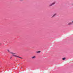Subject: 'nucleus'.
Segmentation results:
<instances>
[{
    "mask_svg": "<svg viewBox=\"0 0 73 73\" xmlns=\"http://www.w3.org/2000/svg\"><path fill=\"white\" fill-rule=\"evenodd\" d=\"M8 52H9V53H10L11 54H12L13 56H14V57H15L20 58H22L21 57L19 56H17V55H16V53H15L13 52H11L9 50H8Z\"/></svg>",
    "mask_w": 73,
    "mask_h": 73,
    "instance_id": "1",
    "label": "nucleus"
},
{
    "mask_svg": "<svg viewBox=\"0 0 73 73\" xmlns=\"http://www.w3.org/2000/svg\"><path fill=\"white\" fill-rule=\"evenodd\" d=\"M55 4V2L53 3H52L49 6H52V5H53L54 4Z\"/></svg>",
    "mask_w": 73,
    "mask_h": 73,
    "instance_id": "2",
    "label": "nucleus"
},
{
    "mask_svg": "<svg viewBox=\"0 0 73 73\" xmlns=\"http://www.w3.org/2000/svg\"><path fill=\"white\" fill-rule=\"evenodd\" d=\"M72 24H73V23H68V25H72Z\"/></svg>",
    "mask_w": 73,
    "mask_h": 73,
    "instance_id": "3",
    "label": "nucleus"
},
{
    "mask_svg": "<svg viewBox=\"0 0 73 73\" xmlns=\"http://www.w3.org/2000/svg\"><path fill=\"white\" fill-rule=\"evenodd\" d=\"M36 58L35 56H33V57H32V59H33L34 58Z\"/></svg>",
    "mask_w": 73,
    "mask_h": 73,
    "instance_id": "4",
    "label": "nucleus"
},
{
    "mask_svg": "<svg viewBox=\"0 0 73 73\" xmlns=\"http://www.w3.org/2000/svg\"><path fill=\"white\" fill-rule=\"evenodd\" d=\"M40 52H41L40 51H38L36 52V53H40Z\"/></svg>",
    "mask_w": 73,
    "mask_h": 73,
    "instance_id": "5",
    "label": "nucleus"
},
{
    "mask_svg": "<svg viewBox=\"0 0 73 73\" xmlns=\"http://www.w3.org/2000/svg\"><path fill=\"white\" fill-rule=\"evenodd\" d=\"M56 14H54L53 15V16H52V17H54V16H56Z\"/></svg>",
    "mask_w": 73,
    "mask_h": 73,
    "instance_id": "6",
    "label": "nucleus"
},
{
    "mask_svg": "<svg viewBox=\"0 0 73 73\" xmlns=\"http://www.w3.org/2000/svg\"><path fill=\"white\" fill-rule=\"evenodd\" d=\"M65 59H66V58H62L63 60H65Z\"/></svg>",
    "mask_w": 73,
    "mask_h": 73,
    "instance_id": "7",
    "label": "nucleus"
},
{
    "mask_svg": "<svg viewBox=\"0 0 73 73\" xmlns=\"http://www.w3.org/2000/svg\"><path fill=\"white\" fill-rule=\"evenodd\" d=\"M21 0L22 1V0Z\"/></svg>",
    "mask_w": 73,
    "mask_h": 73,
    "instance_id": "8",
    "label": "nucleus"
}]
</instances>
